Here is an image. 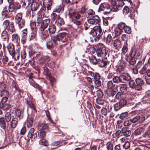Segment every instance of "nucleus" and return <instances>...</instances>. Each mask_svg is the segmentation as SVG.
I'll list each match as a JSON object with an SVG mask.
<instances>
[{"label":"nucleus","instance_id":"nucleus-23","mask_svg":"<svg viewBox=\"0 0 150 150\" xmlns=\"http://www.w3.org/2000/svg\"><path fill=\"white\" fill-rule=\"evenodd\" d=\"M18 122V120L16 118H13L11 122V126L12 128H15Z\"/></svg>","mask_w":150,"mask_h":150},{"label":"nucleus","instance_id":"nucleus-39","mask_svg":"<svg viewBox=\"0 0 150 150\" xmlns=\"http://www.w3.org/2000/svg\"><path fill=\"white\" fill-rule=\"evenodd\" d=\"M143 130V129L141 127H139L134 132V134L136 136L140 134Z\"/></svg>","mask_w":150,"mask_h":150},{"label":"nucleus","instance_id":"nucleus-38","mask_svg":"<svg viewBox=\"0 0 150 150\" xmlns=\"http://www.w3.org/2000/svg\"><path fill=\"white\" fill-rule=\"evenodd\" d=\"M22 14L21 13H18L15 16V22L21 21V20H23V19H22Z\"/></svg>","mask_w":150,"mask_h":150},{"label":"nucleus","instance_id":"nucleus-63","mask_svg":"<svg viewBox=\"0 0 150 150\" xmlns=\"http://www.w3.org/2000/svg\"><path fill=\"white\" fill-rule=\"evenodd\" d=\"M38 136L40 138H43L46 136V132L43 130L40 131L38 134Z\"/></svg>","mask_w":150,"mask_h":150},{"label":"nucleus","instance_id":"nucleus-6","mask_svg":"<svg viewBox=\"0 0 150 150\" xmlns=\"http://www.w3.org/2000/svg\"><path fill=\"white\" fill-rule=\"evenodd\" d=\"M127 103L126 100L123 99L120 100L119 102L116 103L114 105V109L115 111H117L124 107Z\"/></svg>","mask_w":150,"mask_h":150},{"label":"nucleus","instance_id":"nucleus-37","mask_svg":"<svg viewBox=\"0 0 150 150\" xmlns=\"http://www.w3.org/2000/svg\"><path fill=\"white\" fill-rule=\"evenodd\" d=\"M48 30L50 33L54 34L55 33L56 30V27L54 25H50L49 27Z\"/></svg>","mask_w":150,"mask_h":150},{"label":"nucleus","instance_id":"nucleus-1","mask_svg":"<svg viewBox=\"0 0 150 150\" xmlns=\"http://www.w3.org/2000/svg\"><path fill=\"white\" fill-rule=\"evenodd\" d=\"M103 46L102 44H99L96 51L97 55L98 57L107 58L109 56V54L108 51L106 50L105 48H103Z\"/></svg>","mask_w":150,"mask_h":150},{"label":"nucleus","instance_id":"nucleus-52","mask_svg":"<svg viewBox=\"0 0 150 150\" xmlns=\"http://www.w3.org/2000/svg\"><path fill=\"white\" fill-rule=\"evenodd\" d=\"M31 28L32 31H37L36 24L35 22H32L30 24Z\"/></svg>","mask_w":150,"mask_h":150},{"label":"nucleus","instance_id":"nucleus-53","mask_svg":"<svg viewBox=\"0 0 150 150\" xmlns=\"http://www.w3.org/2000/svg\"><path fill=\"white\" fill-rule=\"evenodd\" d=\"M112 37L110 34H108L106 38V42L108 44L110 43L112 40Z\"/></svg>","mask_w":150,"mask_h":150},{"label":"nucleus","instance_id":"nucleus-59","mask_svg":"<svg viewBox=\"0 0 150 150\" xmlns=\"http://www.w3.org/2000/svg\"><path fill=\"white\" fill-rule=\"evenodd\" d=\"M11 108L10 105L7 103L4 104L2 109L5 110H7Z\"/></svg>","mask_w":150,"mask_h":150},{"label":"nucleus","instance_id":"nucleus-51","mask_svg":"<svg viewBox=\"0 0 150 150\" xmlns=\"http://www.w3.org/2000/svg\"><path fill=\"white\" fill-rule=\"evenodd\" d=\"M42 34L41 37L42 40H45L47 38V30H45L44 31L42 32Z\"/></svg>","mask_w":150,"mask_h":150},{"label":"nucleus","instance_id":"nucleus-26","mask_svg":"<svg viewBox=\"0 0 150 150\" xmlns=\"http://www.w3.org/2000/svg\"><path fill=\"white\" fill-rule=\"evenodd\" d=\"M25 21L24 19L21 20V21L15 22L18 28L21 29L25 25Z\"/></svg>","mask_w":150,"mask_h":150},{"label":"nucleus","instance_id":"nucleus-29","mask_svg":"<svg viewBox=\"0 0 150 150\" xmlns=\"http://www.w3.org/2000/svg\"><path fill=\"white\" fill-rule=\"evenodd\" d=\"M112 80L113 82L115 83H121L120 75H119V76H114L112 78Z\"/></svg>","mask_w":150,"mask_h":150},{"label":"nucleus","instance_id":"nucleus-55","mask_svg":"<svg viewBox=\"0 0 150 150\" xmlns=\"http://www.w3.org/2000/svg\"><path fill=\"white\" fill-rule=\"evenodd\" d=\"M40 144L42 146H47V141L45 139H42L39 141Z\"/></svg>","mask_w":150,"mask_h":150},{"label":"nucleus","instance_id":"nucleus-13","mask_svg":"<svg viewBox=\"0 0 150 150\" xmlns=\"http://www.w3.org/2000/svg\"><path fill=\"white\" fill-rule=\"evenodd\" d=\"M33 76H30L29 77V81L30 84L34 88H38L40 90L42 89L41 86H39L33 79Z\"/></svg>","mask_w":150,"mask_h":150},{"label":"nucleus","instance_id":"nucleus-64","mask_svg":"<svg viewBox=\"0 0 150 150\" xmlns=\"http://www.w3.org/2000/svg\"><path fill=\"white\" fill-rule=\"evenodd\" d=\"M52 18V19L56 20L58 18H59L60 17L59 15V13H57V14L54 13H53L51 15Z\"/></svg>","mask_w":150,"mask_h":150},{"label":"nucleus","instance_id":"nucleus-28","mask_svg":"<svg viewBox=\"0 0 150 150\" xmlns=\"http://www.w3.org/2000/svg\"><path fill=\"white\" fill-rule=\"evenodd\" d=\"M119 7L120 6H117V5H113L112 7L110 8V9H109V11H105V13H109L111 11L113 12L117 11Z\"/></svg>","mask_w":150,"mask_h":150},{"label":"nucleus","instance_id":"nucleus-31","mask_svg":"<svg viewBox=\"0 0 150 150\" xmlns=\"http://www.w3.org/2000/svg\"><path fill=\"white\" fill-rule=\"evenodd\" d=\"M114 31L115 36L117 37L119 36L123 32L122 30L117 27L114 29Z\"/></svg>","mask_w":150,"mask_h":150},{"label":"nucleus","instance_id":"nucleus-27","mask_svg":"<svg viewBox=\"0 0 150 150\" xmlns=\"http://www.w3.org/2000/svg\"><path fill=\"white\" fill-rule=\"evenodd\" d=\"M89 59L90 62L93 64L96 65L97 64L98 58H96L95 56H92L89 58Z\"/></svg>","mask_w":150,"mask_h":150},{"label":"nucleus","instance_id":"nucleus-14","mask_svg":"<svg viewBox=\"0 0 150 150\" xmlns=\"http://www.w3.org/2000/svg\"><path fill=\"white\" fill-rule=\"evenodd\" d=\"M7 49L10 54L14 55V53L15 52L14 45L12 43H9L7 46Z\"/></svg>","mask_w":150,"mask_h":150},{"label":"nucleus","instance_id":"nucleus-25","mask_svg":"<svg viewBox=\"0 0 150 150\" xmlns=\"http://www.w3.org/2000/svg\"><path fill=\"white\" fill-rule=\"evenodd\" d=\"M47 0H44L43 2V4L44 5V6L42 7L41 10V14L43 15V18H46V14L44 13V12H45L46 10V7H45V5L47 4H46V1Z\"/></svg>","mask_w":150,"mask_h":150},{"label":"nucleus","instance_id":"nucleus-19","mask_svg":"<svg viewBox=\"0 0 150 150\" xmlns=\"http://www.w3.org/2000/svg\"><path fill=\"white\" fill-rule=\"evenodd\" d=\"M35 59L37 60L38 62L40 64H43L45 61V60L40 55L38 54L35 57Z\"/></svg>","mask_w":150,"mask_h":150},{"label":"nucleus","instance_id":"nucleus-12","mask_svg":"<svg viewBox=\"0 0 150 150\" xmlns=\"http://www.w3.org/2000/svg\"><path fill=\"white\" fill-rule=\"evenodd\" d=\"M106 59L104 58L103 59L102 57L98 58V61L97 64H98L99 67H102L107 65V60Z\"/></svg>","mask_w":150,"mask_h":150},{"label":"nucleus","instance_id":"nucleus-7","mask_svg":"<svg viewBox=\"0 0 150 150\" xmlns=\"http://www.w3.org/2000/svg\"><path fill=\"white\" fill-rule=\"evenodd\" d=\"M100 21V18L98 16H95L87 20L88 23L90 25L89 26L96 24Z\"/></svg>","mask_w":150,"mask_h":150},{"label":"nucleus","instance_id":"nucleus-10","mask_svg":"<svg viewBox=\"0 0 150 150\" xmlns=\"http://www.w3.org/2000/svg\"><path fill=\"white\" fill-rule=\"evenodd\" d=\"M145 120V117L142 115H137L132 119H131V120L132 121V122L134 123L138 121H139L140 123H142L144 122Z\"/></svg>","mask_w":150,"mask_h":150},{"label":"nucleus","instance_id":"nucleus-60","mask_svg":"<svg viewBox=\"0 0 150 150\" xmlns=\"http://www.w3.org/2000/svg\"><path fill=\"white\" fill-rule=\"evenodd\" d=\"M33 124V120L32 119H29L27 120V125L28 127H31Z\"/></svg>","mask_w":150,"mask_h":150},{"label":"nucleus","instance_id":"nucleus-4","mask_svg":"<svg viewBox=\"0 0 150 150\" xmlns=\"http://www.w3.org/2000/svg\"><path fill=\"white\" fill-rule=\"evenodd\" d=\"M68 16L69 18H75L76 19H79L82 17L79 11L74 8H71L69 10Z\"/></svg>","mask_w":150,"mask_h":150},{"label":"nucleus","instance_id":"nucleus-11","mask_svg":"<svg viewBox=\"0 0 150 150\" xmlns=\"http://www.w3.org/2000/svg\"><path fill=\"white\" fill-rule=\"evenodd\" d=\"M112 45L115 49L119 50L121 47V41L119 39H116L112 42Z\"/></svg>","mask_w":150,"mask_h":150},{"label":"nucleus","instance_id":"nucleus-3","mask_svg":"<svg viewBox=\"0 0 150 150\" xmlns=\"http://www.w3.org/2000/svg\"><path fill=\"white\" fill-rule=\"evenodd\" d=\"M2 25L5 29L9 33H12L15 31L13 23L10 22L9 20H5L3 22Z\"/></svg>","mask_w":150,"mask_h":150},{"label":"nucleus","instance_id":"nucleus-35","mask_svg":"<svg viewBox=\"0 0 150 150\" xmlns=\"http://www.w3.org/2000/svg\"><path fill=\"white\" fill-rule=\"evenodd\" d=\"M0 96L1 97H8V96L9 92L8 91L4 89L2 91H0Z\"/></svg>","mask_w":150,"mask_h":150},{"label":"nucleus","instance_id":"nucleus-2","mask_svg":"<svg viewBox=\"0 0 150 150\" xmlns=\"http://www.w3.org/2000/svg\"><path fill=\"white\" fill-rule=\"evenodd\" d=\"M102 30L100 25L96 26L93 28V30L91 32L93 36L96 37L94 38L95 42L98 41L102 35Z\"/></svg>","mask_w":150,"mask_h":150},{"label":"nucleus","instance_id":"nucleus-18","mask_svg":"<svg viewBox=\"0 0 150 150\" xmlns=\"http://www.w3.org/2000/svg\"><path fill=\"white\" fill-rule=\"evenodd\" d=\"M11 40L14 43L18 44L20 41L19 38L18 34H13L11 36Z\"/></svg>","mask_w":150,"mask_h":150},{"label":"nucleus","instance_id":"nucleus-30","mask_svg":"<svg viewBox=\"0 0 150 150\" xmlns=\"http://www.w3.org/2000/svg\"><path fill=\"white\" fill-rule=\"evenodd\" d=\"M121 38L123 41L125 42L124 44L126 45H128L127 42L129 39L128 35H127L123 34L122 35Z\"/></svg>","mask_w":150,"mask_h":150},{"label":"nucleus","instance_id":"nucleus-22","mask_svg":"<svg viewBox=\"0 0 150 150\" xmlns=\"http://www.w3.org/2000/svg\"><path fill=\"white\" fill-rule=\"evenodd\" d=\"M77 19H74L72 20V22L76 26V28H81L82 27V22L81 21L77 20Z\"/></svg>","mask_w":150,"mask_h":150},{"label":"nucleus","instance_id":"nucleus-32","mask_svg":"<svg viewBox=\"0 0 150 150\" xmlns=\"http://www.w3.org/2000/svg\"><path fill=\"white\" fill-rule=\"evenodd\" d=\"M3 118H4V119H5L7 122H9L11 118L10 113L9 112H6L4 116V117H3Z\"/></svg>","mask_w":150,"mask_h":150},{"label":"nucleus","instance_id":"nucleus-46","mask_svg":"<svg viewBox=\"0 0 150 150\" xmlns=\"http://www.w3.org/2000/svg\"><path fill=\"white\" fill-rule=\"evenodd\" d=\"M0 125L1 127L3 129L6 128V122L4 120V118H0Z\"/></svg>","mask_w":150,"mask_h":150},{"label":"nucleus","instance_id":"nucleus-42","mask_svg":"<svg viewBox=\"0 0 150 150\" xmlns=\"http://www.w3.org/2000/svg\"><path fill=\"white\" fill-rule=\"evenodd\" d=\"M94 83L95 84V88H99V87H100L102 85L101 82L100 80L94 81Z\"/></svg>","mask_w":150,"mask_h":150},{"label":"nucleus","instance_id":"nucleus-49","mask_svg":"<svg viewBox=\"0 0 150 150\" xmlns=\"http://www.w3.org/2000/svg\"><path fill=\"white\" fill-rule=\"evenodd\" d=\"M48 69H47V78H49V79L51 83V85H52V83L55 81V79L51 75H49V74L48 73ZM48 79V78H47V79Z\"/></svg>","mask_w":150,"mask_h":150},{"label":"nucleus","instance_id":"nucleus-41","mask_svg":"<svg viewBox=\"0 0 150 150\" xmlns=\"http://www.w3.org/2000/svg\"><path fill=\"white\" fill-rule=\"evenodd\" d=\"M96 94L98 98L102 97L103 95V93L100 89H99L96 91Z\"/></svg>","mask_w":150,"mask_h":150},{"label":"nucleus","instance_id":"nucleus-21","mask_svg":"<svg viewBox=\"0 0 150 150\" xmlns=\"http://www.w3.org/2000/svg\"><path fill=\"white\" fill-rule=\"evenodd\" d=\"M47 19H43V21L41 24V28L40 30L42 32L45 30L47 28Z\"/></svg>","mask_w":150,"mask_h":150},{"label":"nucleus","instance_id":"nucleus-34","mask_svg":"<svg viewBox=\"0 0 150 150\" xmlns=\"http://www.w3.org/2000/svg\"><path fill=\"white\" fill-rule=\"evenodd\" d=\"M126 64V62H125V61L123 60H121L119 64V66L118 67V69L119 70H122L125 67Z\"/></svg>","mask_w":150,"mask_h":150},{"label":"nucleus","instance_id":"nucleus-43","mask_svg":"<svg viewBox=\"0 0 150 150\" xmlns=\"http://www.w3.org/2000/svg\"><path fill=\"white\" fill-rule=\"evenodd\" d=\"M34 131L35 130L34 128L30 129L27 135L28 137L30 138H31L33 135Z\"/></svg>","mask_w":150,"mask_h":150},{"label":"nucleus","instance_id":"nucleus-33","mask_svg":"<svg viewBox=\"0 0 150 150\" xmlns=\"http://www.w3.org/2000/svg\"><path fill=\"white\" fill-rule=\"evenodd\" d=\"M125 59L129 64L132 65H134L136 63V61L134 58H131L129 57V59H128L127 57L125 58Z\"/></svg>","mask_w":150,"mask_h":150},{"label":"nucleus","instance_id":"nucleus-48","mask_svg":"<svg viewBox=\"0 0 150 150\" xmlns=\"http://www.w3.org/2000/svg\"><path fill=\"white\" fill-rule=\"evenodd\" d=\"M6 86L4 82H0V91H2L6 88Z\"/></svg>","mask_w":150,"mask_h":150},{"label":"nucleus","instance_id":"nucleus-5","mask_svg":"<svg viewBox=\"0 0 150 150\" xmlns=\"http://www.w3.org/2000/svg\"><path fill=\"white\" fill-rule=\"evenodd\" d=\"M21 6L18 2H15L10 3L8 7V10L9 12H14L15 13L16 11L20 9Z\"/></svg>","mask_w":150,"mask_h":150},{"label":"nucleus","instance_id":"nucleus-56","mask_svg":"<svg viewBox=\"0 0 150 150\" xmlns=\"http://www.w3.org/2000/svg\"><path fill=\"white\" fill-rule=\"evenodd\" d=\"M12 86L13 87H14L16 90L18 91L19 92H21V90L18 88L16 83L14 81H13L12 82Z\"/></svg>","mask_w":150,"mask_h":150},{"label":"nucleus","instance_id":"nucleus-47","mask_svg":"<svg viewBox=\"0 0 150 150\" xmlns=\"http://www.w3.org/2000/svg\"><path fill=\"white\" fill-rule=\"evenodd\" d=\"M125 26L126 25L124 23L120 22L118 24L117 27L122 30V29H124Z\"/></svg>","mask_w":150,"mask_h":150},{"label":"nucleus","instance_id":"nucleus-36","mask_svg":"<svg viewBox=\"0 0 150 150\" xmlns=\"http://www.w3.org/2000/svg\"><path fill=\"white\" fill-rule=\"evenodd\" d=\"M14 55L11 56L15 60H18L20 57L19 51L18 50L16 51V52L14 53Z\"/></svg>","mask_w":150,"mask_h":150},{"label":"nucleus","instance_id":"nucleus-61","mask_svg":"<svg viewBox=\"0 0 150 150\" xmlns=\"http://www.w3.org/2000/svg\"><path fill=\"white\" fill-rule=\"evenodd\" d=\"M106 148L108 150H114L113 145L110 143L107 144Z\"/></svg>","mask_w":150,"mask_h":150},{"label":"nucleus","instance_id":"nucleus-57","mask_svg":"<svg viewBox=\"0 0 150 150\" xmlns=\"http://www.w3.org/2000/svg\"><path fill=\"white\" fill-rule=\"evenodd\" d=\"M36 37V31H33L30 37V40H33Z\"/></svg>","mask_w":150,"mask_h":150},{"label":"nucleus","instance_id":"nucleus-40","mask_svg":"<svg viewBox=\"0 0 150 150\" xmlns=\"http://www.w3.org/2000/svg\"><path fill=\"white\" fill-rule=\"evenodd\" d=\"M127 86L125 84H122L120 85V89L121 93H124L127 90Z\"/></svg>","mask_w":150,"mask_h":150},{"label":"nucleus","instance_id":"nucleus-50","mask_svg":"<svg viewBox=\"0 0 150 150\" xmlns=\"http://www.w3.org/2000/svg\"><path fill=\"white\" fill-rule=\"evenodd\" d=\"M136 84L142 85L144 83V81L141 79L138 78L135 80Z\"/></svg>","mask_w":150,"mask_h":150},{"label":"nucleus","instance_id":"nucleus-58","mask_svg":"<svg viewBox=\"0 0 150 150\" xmlns=\"http://www.w3.org/2000/svg\"><path fill=\"white\" fill-rule=\"evenodd\" d=\"M124 30L125 32L129 34L131 32V28L127 25H126Z\"/></svg>","mask_w":150,"mask_h":150},{"label":"nucleus","instance_id":"nucleus-16","mask_svg":"<svg viewBox=\"0 0 150 150\" xmlns=\"http://www.w3.org/2000/svg\"><path fill=\"white\" fill-rule=\"evenodd\" d=\"M121 134L126 137H128L130 135L131 131L126 127H123L121 129Z\"/></svg>","mask_w":150,"mask_h":150},{"label":"nucleus","instance_id":"nucleus-62","mask_svg":"<svg viewBox=\"0 0 150 150\" xmlns=\"http://www.w3.org/2000/svg\"><path fill=\"white\" fill-rule=\"evenodd\" d=\"M94 81L99 80L100 78V76L98 73H95L93 74Z\"/></svg>","mask_w":150,"mask_h":150},{"label":"nucleus","instance_id":"nucleus-54","mask_svg":"<svg viewBox=\"0 0 150 150\" xmlns=\"http://www.w3.org/2000/svg\"><path fill=\"white\" fill-rule=\"evenodd\" d=\"M130 142L128 141H126L125 144L123 145V148L125 149H127L130 147Z\"/></svg>","mask_w":150,"mask_h":150},{"label":"nucleus","instance_id":"nucleus-44","mask_svg":"<svg viewBox=\"0 0 150 150\" xmlns=\"http://www.w3.org/2000/svg\"><path fill=\"white\" fill-rule=\"evenodd\" d=\"M107 88L108 89H110L112 88L114 86L112 81H108L106 84Z\"/></svg>","mask_w":150,"mask_h":150},{"label":"nucleus","instance_id":"nucleus-8","mask_svg":"<svg viewBox=\"0 0 150 150\" xmlns=\"http://www.w3.org/2000/svg\"><path fill=\"white\" fill-rule=\"evenodd\" d=\"M121 83H126L131 79V77L129 74L127 73H123L120 75Z\"/></svg>","mask_w":150,"mask_h":150},{"label":"nucleus","instance_id":"nucleus-24","mask_svg":"<svg viewBox=\"0 0 150 150\" xmlns=\"http://www.w3.org/2000/svg\"><path fill=\"white\" fill-rule=\"evenodd\" d=\"M2 16L6 18H10L11 16L12 12H9V11H8L7 10H4L2 12Z\"/></svg>","mask_w":150,"mask_h":150},{"label":"nucleus","instance_id":"nucleus-45","mask_svg":"<svg viewBox=\"0 0 150 150\" xmlns=\"http://www.w3.org/2000/svg\"><path fill=\"white\" fill-rule=\"evenodd\" d=\"M137 52V51L136 49H133L131 50L130 53V57L131 58H134Z\"/></svg>","mask_w":150,"mask_h":150},{"label":"nucleus","instance_id":"nucleus-17","mask_svg":"<svg viewBox=\"0 0 150 150\" xmlns=\"http://www.w3.org/2000/svg\"><path fill=\"white\" fill-rule=\"evenodd\" d=\"M1 39L4 41H8L9 39V36L8 32L5 30L3 31L1 33Z\"/></svg>","mask_w":150,"mask_h":150},{"label":"nucleus","instance_id":"nucleus-9","mask_svg":"<svg viewBox=\"0 0 150 150\" xmlns=\"http://www.w3.org/2000/svg\"><path fill=\"white\" fill-rule=\"evenodd\" d=\"M66 35V33H62L58 34L56 36H53L51 37L52 40L55 42L57 40H62Z\"/></svg>","mask_w":150,"mask_h":150},{"label":"nucleus","instance_id":"nucleus-15","mask_svg":"<svg viewBox=\"0 0 150 150\" xmlns=\"http://www.w3.org/2000/svg\"><path fill=\"white\" fill-rule=\"evenodd\" d=\"M148 66L146 64H144L142 67V69L139 71L141 77L142 78H146L147 76H146V72L147 71L146 69L147 68Z\"/></svg>","mask_w":150,"mask_h":150},{"label":"nucleus","instance_id":"nucleus-20","mask_svg":"<svg viewBox=\"0 0 150 150\" xmlns=\"http://www.w3.org/2000/svg\"><path fill=\"white\" fill-rule=\"evenodd\" d=\"M39 4L37 2L35 1L32 3L31 5V9L33 11H35L38 8Z\"/></svg>","mask_w":150,"mask_h":150}]
</instances>
